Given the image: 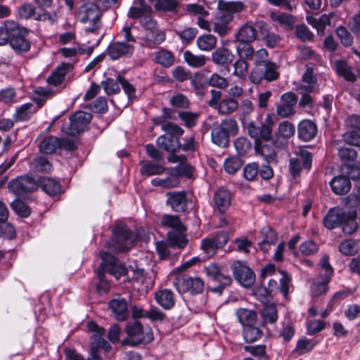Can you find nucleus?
I'll use <instances>...</instances> for the list:
<instances>
[{
    "mask_svg": "<svg viewBox=\"0 0 360 360\" xmlns=\"http://www.w3.org/2000/svg\"><path fill=\"white\" fill-rule=\"evenodd\" d=\"M243 127L248 130L250 137L255 139L254 148L255 153L262 157L268 164L276 163L277 155L274 147L269 144H264L262 140L269 141L271 139L272 127L274 121L271 114H267L264 122L259 121L262 115L257 116V120L250 121L249 114H240Z\"/></svg>",
    "mask_w": 360,
    "mask_h": 360,
    "instance_id": "1",
    "label": "nucleus"
},
{
    "mask_svg": "<svg viewBox=\"0 0 360 360\" xmlns=\"http://www.w3.org/2000/svg\"><path fill=\"white\" fill-rule=\"evenodd\" d=\"M151 12L150 6L144 0H134L128 12L129 18H139L141 26L147 32L142 38L148 46L150 43L159 44L165 39L164 32L157 30V24L151 16Z\"/></svg>",
    "mask_w": 360,
    "mask_h": 360,
    "instance_id": "2",
    "label": "nucleus"
},
{
    "mask_svg": "<svg viewBox=\"0 0 360 360\" xmlns=\"http://www.w3.org/2000/svg\"><path fill=\"white\" fill-rule=\"evenodd\" d=\"M87 327L89 330L93 333L90 343L91 356L88 360H101L98 353V349H102L108 352L111 349V345L104 339L105 330L94 321L89 322ZM65 354L67 360H84L81 355L71 349H65Z\"/></svg>",
    "mask_w": 360,
    "mask_h": 360,
    "instance_id": "3",
    "label": "nucleus"
},
{
    "mask_svg": "<svg viewBox=\"0 0 360 360\" xmlns=\"http://www.w3.org/2000/svg\"><path fill=\"white\" fill-rule=\"evenodd\" d=\"M356 210H350L346 213L338 207L330 208L323 219V224L328 229H333L342 226V231L345 234H352L357 229L356 221Z\"/></svg>",
    "mask_w": 360,
    "mask_h": 360,
    "instance_id": "4",
    "label": "nucleus"
},
{
    "mask_svg": "<svg viewBox=\"0 0 360 360\" xmlns=\"http://www.w3.org/2000/svg\"><path fill=\"white\" fill-rule=\"evenodd\" d=\"M124 331L127 337L122 340V345L136 347L148 344L153 340V333L151 328L144 327L141 322L136 320L128 322Z\"/></svg>",
    "mask_w": 360,
    "mask_h": 360,
    "instance_id": "5",
    "label": "nucleus"
},
{
    "mask_svg": "<svg viewBox=\"0 0 360 360\" xmlns=\"http://www.w3.org/2000/svg\"><path fill=\"white\" fill-rule=\"evenodd\" d=\"M113 238L107 243L108 248L115 252H125L130 250L136 241V236L127 226H116L112 231Z\"/></svg>",
    "mask_w": 360,
    "mask_h": 360,
    "instance_id": "6",
    "label": "nucleus"
},
{
    "mask_svg": "<svg viewBox=\"0 0 360 360\" xmlns=\"http://www.w3.org/2000/svg\"><path fill=\"white\" fill-rule=\"evenodd\" d=\"M162 129L167 133L169 136L162 135L157 139L156 144L158 148L170 153L179 150L181 143L179 139L175 138L174 136H181L184 134V130L172 122L162 124Z\"/></svg>",
    "mask_w": 360,
    "mask_h": 360,
    "instance_id": "7",
    "label": "nucleus"
},
{
    "mask_svg": "<svg viewBox=\"0 0 360 360\" xmlns=\"http://www.w3.org/2000/svg\"><path fill=\"white\" fill-rule=\"evenodd\" d=\"M79 20L83 23H89L85 27V32H95L101 26L100 20L101 10L95 3L88 2L80 6L77 15Z\"/></svg>",
    "mask_w": 360,
    "mask_h": 360,
    "instance_id": "8",
    "label": "nucleus"
},
{
    "mask_svg": "<svg viewBox=\"0 0 360 360\" xmlns=\"http://www.w3.org/2000/svg\"><path fill=\"white\" fill-rule=\"evenodd\" d=\"M173 285L181 294L189 292L191 295H198L203 292L205 288L202 279L188 275H179L175 277Z\"/></svg>",
    "mask_w": 360,
    "mask_h": 360,
    "instance_id": "9",
    "label": "nucleus"
},
{
    "mask_svg": "<svg viewBox=\"0 0 360 360\" xmlns=\"http://www.w3.org/2000/svg\"><path fill=\"white\" fill-rule=\"evenodd\" d=\"M62 148L68 151H72L77 148V146L71 139H59L53 136L45 137L39 145V150L46 154H52L58 149Z\"/></svg>",
    "mask_w": 360,
    "mask_h": 360,
    "instance_id": "10",
    "label": "nucleus"
},
{
    "mask_svg": "<svg viewBox=\"0 0 360 360\" xmlns=\"http://www.w3.org/2000/svg\"><path fill=\"white\" fill-rule=\"evenodd\" d=\"M92 119V114H70L69 121L61 127L62 131L69 136H75L84 131Z\"/></svg>",
    "mask_w": 360,
    "mask_h": 360,
    "instance_id": "11",
    "label": "nucleus"
},
{
    "mask_svg": "<svg viewBox=\"0 0 360 360\" xmlns=\"http://www.w3.org/2000/svg\"><path fill=\"white\" fill-rule=\"evenodd\" d=\"M245 8L241 1H227L219 0L217 3V18L225 22H230L233 19V15L240 13Z\"/></svg>",
    "mask_w": 360,
    "mask_h": 360,
    "instance_id": "12",
    "label": "nucleus"
},
{
    "mask_svg": "<svg viewBox=\"0 0 360 360\" xmlns=\"http://www.w3.org/2000/svg\"><path fill=\"white\" fill-rule=\"evenodd\" d=\"M266 26L263 21L247 22L235 34V41L251 43L257 39V30H266Z\"/></svg>",
    "mask_w": 360,
    "mask_h": 360,
    "instance_id": "13",
    "label": "nucleus"
},
{
    "mask_svg": "<svg viewBox=\"0 0 360 360\" xmlns=\"http://www.w3.org/2000/svg\"><path fill=\"white\" fill-rule=\"evenodd\" d=\"M228 233L219 231L213 237L202 239L200 248L206 257L209 258L213 256L218 249L222 248L228 243Z\"/></svg>",
    "mask_w": 360,
    "mask_h": 360,
    "instance_id": "14",
    "label": "nucleus"
},
{
    "mask_svg": "<svg viewBox=\"0 0 360 360\" xmlns=\"http://www.w3.org/2000/svg\"><path fill=\"white\" fill-rule=\"evenodd\" d=\"M231 269L235 279L241 285L248 288L254 283L255 275L245 262L236 261L231 264Z\"/></svg>",
    "mask_w": 360,
    "mask_h": 360,
    "instance_id": "15",
    "label": "nucleus"
},
{
    "mask_svg": "<svg viewBox=\"0 0 360 360\" xmlns=\"http://www.w3.org/2000/svg\"><path fill=\"white\" fill-rule=\"evenodd\" d=\"M100 256L102 259V263L100 266L103 267L104 272L110 274L117 279L127 274L126 267L120 264L117 258L112 255L103 251L100 252Z\"/></svg>",
    "mask_w": 360,
    "mask_h": 360,
    "instance_id": "16",
    "label": "nucleus"
},
{
    "mask_svg": "<svg viewBox=\"0 0 360 360\" xmlns=\"http://www.w3.org/2000/svg\"><path fill=\"white\" fill-rule=\"evenodd\" d=\"M27 34V30L20 27L15 22V27L8 41L12 49L18 53L27 52L30 49V43L26 39Z\"/></svg>",
    "mask_w": 360,
    "mask_h": 360,
    "instance_id": "17",
    "label": "nucleus"
},
{
    "mask_svg": "<svg viewBox=\"0 0 360 360\" xmlns=\"http://www.w3.org/2000/svg\"><path fill=\"white\" fill-rule=\"evenodd\" d=\"M38 188V184L31 177L18 176L11 181L8 188L15 195L20 196L29 192L34 191Z\"/></svg>",
    "mask_w": 360,
    "mask_h": 360,
    "instance_id": "18",
    "label": "nucleus"
},
{
    "mask_svg": "<svg viewBox=\"0 0 360 360\" xmlns=\"http://www.w3.org/2000/svg\"><path fill=\"white\" fill-rule=\"evenodd\" d=\"M281 277L278 278L279 283L275 279H269L266 290L267 294L273 295L281 292L285 298L288 297L289 293L291 278L285 271L278 270Z\"/></svg>",
    "mask_w": 360,
    "mask_h": 360,
    "instance_id": "19",
    "label": "nucleus"
},
{
    "mask_svg": "<svg viewBox=\"0 0 360 360\" xmlns=\"http://www.w3.org/2000/svg\"><path fill=\"white\" fill-rule=\"evenodd\" d=\"M19 15L25 19L33 18L36 20H49L53 22L56 20V14L55 13H50L47 11L39 8V11L36 9L30 4H24L19 8Z\"/></svg>",
    "mask_w": 360,
    "mask_h": 360,
    "instance_id": "20",
    "label": "nucleus"
},
{
    "mask_svg": "<svg viewBox=\"0 0 360 360\" xmlns=\"http://www.w3.org/2000/svg\"><path fill=\"white\" fill-rule=\"evenodd\" d=\"M207 275L219 283V286L213 288L214 292H221L222 290L231 284V277L223 272L216 264H211L205 267Z\"/></svg>",
    "mask_w": 360,
    "mask_h": 360,
    "instance_id": "21",
    "label": "nucleus"
},
{
    "mask_svg": "<svg viewBox=\"0 0 360 360\" xmlns=\"http://www.w3.org/2000/svg\"><path fill=\"white\" fill-rule=\"evenodd\" d=\"M134 51L131 44L124 41L111 42L107 49V54L112 60H118L122 58L131 57Z\"/></svg>",
    "mask_w": 360,
    "mask_h": 360,
    "instance_id": "22",
    "label": "nucleus"
},
{
    "mask_svg": "<svg viewBox=\"0 0 360 360\" xmlns=\"http://www.w3.org/2000/svg\"><path fill=\"white\" fill-rule=\"evenodd\" d=\"M167 205L174 212H184L187 209V198L185 191H174L166 193Z\"/></svg>",
    "mask_w": 360,
    "mask_h": 360,
    "instance_id": "23",
    "label": "nucleus"
},
{
    "mask_svg": "<svg viewBox=\"0 0 360 360\" xmlns=\"http://www.w3.org/2000/svg\"><path fill=\"white\" fill-rule=\"evenodd\" d=\"M109 307L117 320L123 321L128 318L129 312L125 299L120 297L112 299L109 302Z\"/></svg>",
    "mask_w": 360,
    "mask_h": 360,
    "instance_id": "24",
    "label": "nucleus"
},
{
    "mask_svg": "<svg viewBox=\"0 0 360 360\" xmlns=\"http://www.w3.org/2000/svg\"><path fill=\"white\" fill-rule=\"evenodd\" d=\"M260 234L262 240L258 243L259 247L264 252H267L272 245L276 244L277 240L276 231L270 226H264Z\"/></svg>",
    "mask_w": 360,
    "mask_h": 360,
    "instance_id": "25",
    "label": "nucleus"
},
{
    "mask_svg": "<svg viewBox=\"0 0 360 360\" xmlns=\"http://www.w3.org/2000/svg\"><path fill=\"white\" fill-rule=\"evenodd\" d=\"M231 193L224 187L219 188L214 195L216 208L221 214L224 213L231 205Z\"/></svg>",
    "mask_w": 360,
    "mask_h": 360,
    "instance_id": "26",
    "label": "nucleus"
},
{
    "mask_svg": "<svg viewBox=\"0 0 360 360\" xmlns=\"http://www.w3.org/2000/svg\"><path fill=\"white\" fill-rule=\"evenodd\" d=\"M304 84H300L297 87V90L306 92H314L315 90L314 84L317 82L316 74L314 72V68L310 65H307L306 70L302 78Z\"/></svg>",
    "mask_w": 360,
    "mask_h": 360,
    "instance_id": "27",
    "label": "nucleus"
},
{
    "mask_svg": "<svg viewBox=\"0 0 360 360\" xmlns=\"http://www.w3.org/2000/svg\"><path fill=\"white\" fill-rule=\"evenodd\" d=\"M317 134V127L312 121L305 120L298 125V136L304 141L312 140Z\"/></svg>",
    "mask_w": 360,
    "mask_h": 360,
    "instance_id": "28",
    "label": "nucleus"
},
{
    "mask_svg": "<svg viewBox=\"0 0 360 360\" xmlns=\"http://www.w3.org/2000/svg\"><path fill=\"white\" fill-rule=\"evenodd\" d=\"M160 226L174 231H186V227L178 215L165 214L161 217Z\"/></svg>",
    "mask_w": 360,
    "mask_h": 360,
    "instance_id": "29",
    "label": "nucleus"
},
{
    "mask_svg": "<svg viewBox=\"0 0 360 360\" xmlns=\"http://www.w3.org/2000/svg\"><path fill=\"white\" fill-rule=\"evenodd\" d=\"M155 299L158 304L166 310L171 309L175 304V297L171 290L164 289L157 291Z\"/></svg>",
    "mask_w": 360,
    "mask_h": 360,
    "instance_id": "30",
    "label": "nucleus"
},
{
    "mask_svg": "<svg viewBox=\"0 0 360 360\" xmlns=\"http://www.w3.org/2000/svg\"><path fill=\"white\" fill-rule=\"evenodd\" d=\"M297 101L295 93L288 91L283 94L281 97V104L277 108V112H293Z\"/></svg>",
    "mask_w": 360,
    "mask_h": 360,
    "instance_id": "31",
    "label": "nucleus"
},
{
    "mask_svg": "<svg viewBox=\"0 0 360 360\" xmlns=\"http://www.w3.org/2000/svg\"><path fill=\"white\" fill-rule=\"evenodd\" d=\"M330 184L332 191L337 195H344L348 193L351 188L349 179L345 176L334 177Z\"/></svg>",
    "mask_w": 360,
    "mask_h": 360,
    "instance_id": "32",
    "label": "nucleus"
},
{
    "mask_svg": "<svg viewBox=\"0 0 360 360\" xmlns=\"http://www.w3.org/2000/svg\"><path fill=\"white\" fill-rule=\"evenodd\" d=\"M39 186L46 193L51 196L58 195L61 191L60 183L50 177L41 179L39 182L38 186Z\"/></svg>",
    "mask_w": 360,
    "mask_h": 360,
    "instance_id": "33",
    "label": "nucleus"
},
{
    "mask_svg": "<svg viewBox=\"0 0 360 360\" xmlns=\"http://www.w3.org/2000/svg\"><path fill=\"white\" fill-rule=\"evenodd\" d=\"M319 266V272L316 279L329 283L333 274V269L329 264L328 255L322 257Z\"/></svg>",
    "mask_w": 360,
    "mask_h": 360,
    "instance_id": "34",
    "label": "nucleus"
},
{
    "mask_svg": "<svg viewBox=\"0 0 360 360\" xmlns=\"http://www.w3.org/2000/svg\"><path fill=\"white\" fill-rule=\"evenodd\" d=\"M30 166L34 172L49 173L53 169L49 158L42 155L35 157L30 162Z\"/></svg>",
    "mask_w": 360,
    "mask_h": 360,
    "instance_id": "35",
    "label": "nucleus"
},
{
    "mask_svg": "<svg viewBox=\"0 0 360 360\" xmlns=\"http://www.w3.org/2000/svg\"><path fill=\"white\" fill-rule=\"evenodd\" d=\"M233 53L225 48H218L212 54V61L217 65L231 63L233 60Z\"/></svg>",
    "mask_w": 360,
    "mask_h": 360,
    "instance_id": "36",
    "label": "nucleus"
},
{
    "mask_svg": "<svg viewBox=\"0 0 360 360\" xmlns=\"http://www.w3.org/2000/svg\"><path fill=\"white\" fill-rule=\"evenodd\" d=\"M316 344V341L308 339L305 336H303L297 340L296 347L293 349L292 353L297 356L309 353L312 351Z\"/></svg>",
    "mask_w": 360,
    "mask_h": 360,
    "instance_id": "37",
    "label": "nucleus"
},
{
    "mask_svg": "<svg viewBox=\"0 0 360 360\" xmlns=\"http://www.w3.org/2000/svg\"><path fill=\"white\" fill-rule=\"evenodd\" d=\"M336 72L340 77L349 82H354L356 79L352 68L345 60H337L335 63Z\"/></svg>",
    "mask_w": 360,
    "mask_h": 360,
    "instance_id": "38",
    "label": "nucleus"
},
{
    "mask_svg": "<svg viewBox=\"0 0 360 360\" xmlns=\"http://www.w3.org/2000/svg\"><path fill=\"white\" fill-rule=\"evenodd\" d=\"M236 316L243 327L254 325L257 319V314L254 311L244 308L238 309L236 311Z\"/></svg>",
    "mask_w": 360,
    "mask_h": 360,
    "instance_id": "39",
    "label": "nucleus"
},
{
    "mask_svg": "<svg viewBox=\"0 0 360 360\" xmlns=\"http://www.w3.org/2000/svg\"><path fill=\"white\" fill-rule=\"evenodd\" d=\"M185 232L186 231H169L167 233V242L169 245L184 248L188 243Z\"/></svg>",
    "mask_w": 360,
    "mask_h": 360,
    "instance_id": "40",
    "label": "nucleus"
},
{
    "mask_svg": "<svg viewBox=\"0 0 360 360\" xmlns=\"http://www.w3.org/2000/svg\"><path fill=\"white\" fill-rule=\"evenodd\" d=\"M198 47L205 51H209L213 49L217 44V38L211 34H207L200 36L197 39Z\"/></svg>",
    "mask_w": 360,
    "mask_h": 360,
    "instance_id": "41",
    "label": "nucleus"
},
{
    "mask_svg": "<svg viewBox=\"0 0 360 360\" xmlns=\"http://www.w3.org/2000/svg\"><path fill=\"white\" fill-rule=\"evenodd\" d=\"M212 141L217 146L225 147L229 142V136L219 127H215L211 132Z\"/></svg>",
    "mask_w": 360,
    "mask_h": 360,
    "instance_id": "42",
    "label": "nucleus"
},
{
    "mask_svg": "<svg viewBox=\"0 0 360 360\" xmlns=\"http://www.w3.org/2000/svg\"><path fill=\"white\" fill-rule=\"evenodd\" d=\"M68 69L69 67L66 65H62L58 67L47 79L48 83L54 86L60 84L64 80Z\"/></svg>",
    "mask_w": 360,
    "mask_h": 360,
    "instance_id": "43",
    "label": "nucleus"
},
{
    "mask_svg": "<svg viewBox=\"0 0 360 360\" xmlns=\"http://www.w3.org/2000/svg\"><path fill=\"white\" fill-rule=\"evenodd\" d=\"M169 102L171 105L176 110H187L190 105V101L187 96L181 93L174 94Z\"/></svg>",
    "mask_w": 360,
    "mask_h": 360,
    "instance_id": "44",
    "label": "nucleus"
},
{
    "mask_svg": "<svg viewBox=\"0 0 360 360\" xmlns=\"http://www.w3.org/2000/svg\"><path fill=\"white\" fill-rule=\"evenodd\" d=\"M184 58L189 66L195 68L204 66L207 60L205 56L194 55L190 51H186L184 53Z\"/></svg>",
    "mask_w": 360,
    "mask_h": 360,
    "instance_id": "45",
    "label": "nucleus"
},
{
    "mask_svg": "<svg viewBox=\"0 0 360 360\" xmlns=\"http://www.w3.org/2000/svg\"><path fill=\"white\" fill-rule=\"evenodd\" d=\"M262 334V331L259 328L255 327L253 325L244 327L243 332L245 341L249 343L254 342L260 339Z\"/></svg>",
    "mask_w": 360,
    "mask_h": 360,
    "instance_id": "46",
    "label": "nucleus"
},
{
    "mask_svg": "<svg viewBox=\"0 0 360 360\" xmlns=\"http://www.w3.org/2000/svg\"><path fill=\"white\" fill-rule=\"evenodd\" d=\"M165 170V167L160 164L149 162L142 165L140 172L142 175L153 176L161 174Z\"/></svg>",
    "mask_w": 360,
    "mask_h": 360,
    "instance_id": "47",
    "label": "nucleus"
},
{
    "mask_svg": "<svg viewBox=\"0 0 360 360\" xmlns=\"http://www.w3.org/2000/svg\"><path fill=\"white\" fill-rule=\"evenodd\" d=\"M261 314L263 321L265 323H274L278 319L277 308L274 304L265 305Z\"/></svg>",
    "mask_w": 360,
    "mask_h": 360,
    "instance_id": "48",
    "label": "nucleus"
},
{
    "mask_svg": "<svg viewBox=\"0 0 360 360\" xmlns=\"http://www.w3.org/2000/svg\"><path fill=\"white\" fill-rule=\"evenodd\" d=\"M122 78L121 76H117L116 79L106 78L102 82V86L105 93L108 95L118 93L121 86L120 80Z\"/></svg>",
    "mask_w": 360,
    "mask_h": 360,
    "instance_id": "49",
    "label": "nucleus"
},
{
    "mask_svg": "<svg viewBox=\"0 0 360 360\" xmlns=\"http://www.w3.org/2000/svg\"><path fill=\"white\" fill-rule=\"evenodd\" d=\"M14 27L15 22L12 20H6L4 25L0 27V46L5 45L9 41Z\"/></svg>",
    "mask_w": 360,
    "mask_h": 360,
    "instance_id": "50",
    "label": "nucleus"
},
{
    "mask_svg": "<svg viewBox=\"0 0 360 360\" xmlns=\"http://www.w3.org/2000/svg\"><path fill=\"white\" fill-rule=\"evenodd\" d=\"M155 61L165 68H169L174 63V57L170 51L161 49L155 53Z\"/></svg>",
    "mask_w": 360,
    "mask_h": 360,
    "instance_id": "51",
    "label": "nucleus"
},
{
    "mask_svg": "<svg viewBox=\"0 0 360 360\" xmlns=\"http://www.w3.org/2000/svg\"><path fill=\"white\" fill-rule=\"evenodd\" d=\"M244 350L258 358L259 360H269V357L266 352V345H246L244 347Z\"/></svg>",
    "mask_w": 360,
    "mask_h": 360,
    "instance_id": "52",
    "label": "nucleus"
},
{
    "mask_svg": "<svg viewBox=\"0 0 360 360\" xmlns=\"http://www.w3.org/2000/svg\"><path fill=\"white\" fill-rule=\"evenodd\" d=\"M271 19L281 25L291 27L294 24V18L291 15L284 13L274 11L270 13Z\"/></svg>",
    "mask_w": 360,
    "mask_h": 360,
    "instance_id": "53",
    "label": "nucleus"
},
{
    "mask_svg": "<svg viewBox=\"0 0 360 360\" xmlns=\"http://www.w3.org/2000/svg\"><path fill=\"white\" fill-rule=\"evenodd\" d=\"M238 45L236 47L237 53L243 60H252L254 56V49L250 45V43L248 42H238Z\"/></svg>",
    "mask_w": 360,
    "mask_h": 360,
    "instance_id": "54",
    "label": "nucleus"
},
{
    "mask_svg": "<svg viewBox=\"0 0 360 360\" xmlns=\"http://www.w3.org/2000/svg\"><path fill=\"white\" fill-rule=\"evenodd\" d=\"M242 165L241 159L238 157L234 156L226 158L224 161V167L227 173L234 174L240 169Z\"/></svg>",
    "mask_w": 360,
    "mask_h": 360,
    "instance_id": "55",
    "label": "nucleus"
},
{
    "mask_svg": "<svg viewBox=\"0 0 360 360\" xmlns=\"http://www.w3.org/2000/svg\"><path fill=\"white\" fill-rule=\"evenodd\" d=\"M295 127L294 124L288 121H283L278 124V134L283 139H290L294 136Z\"/></svg>",
    "mask_w": 360,
    "mask_h": 360,
    "instance_id": "56",
    "label": "nucleus"
},
{
    "mask_svg": "<svg viewBox=\"0 0 360 360\" xmlns=\"http://www.w3.org/2000/svg\"><path fill=\"white\" fill-rule=\"evenodd\" d=\"M358 244L352 239H347L339 245V250L345 255H352L358 252Z\"/></svg>",
    "mask_w": 360,
    "mask_h": 360,
    "instance_id": "57",
    "label": "nucleus"
},
{
    "mask_svg": "<svg viewBox=\"0 0 360 360\" xmlns=\"http://www.w3.org/2000/svg\"><path fill=\"white\" fill-rule=\"evenodd\" d=\"M296 158H300V163L304 169H309L311 167L312 155L310 152L304 148H299L296 151Z\"/></svg>",
    "mask_w": 360,
    "mask_h": 360,
    "instance_id": "58",
    "label": "nucleus"
},
{
    "mask_svg": "<svg viewBox=\"0 0 360 360\" xmlns=\"http://www.w3.org/2000/svg\"><path fill=\"white\" fill-rule=\"evenodd\" d=\"M338 155L342 162L346 163L353 162L357 157V152L351 148L341 147L338 149Z\"/></svg>",
    "mask_w": 360,
    "mask_h": 360,
    "instance_id": "59",
    "label": "nucleus"
},
{
    "mask_svg": "<svg viewBox=\"0 0 360 360\" xmlns=\"http://www.w3.org/2000/svg\"><path fill=\"white\" fill-rule=\"evenodd\" d=\"M12 210L22 217H27L30 214V207L22 201L19 200H13L11 204Z\"/></svg>",
    "mask_w": 360,
    "mask_h": 360,
    "instance_id": "60",
    "label": "nucleus"
},
{
    "mask_svg": "<svg viewBox=\"0 0 360 360\" xmlns=\"http://www.w3.org/2000/svg\"><path fill=\"white\" fill-rule=\"evenodd\" d=\"M243 176L248 181H254L259 174V166L256 162H251L246 165L243 170Z\"/></svg>",
    "mask_w": 360,
    "mask_h": 360,
    "instance_id": "61",
    "label": "nucleus"
},
{
    "mask_svg": "<svg viewBox=\"0 0 360 360\" xmlns=\"http://www.w3.org/2000/svg\"><path fill=\"white\" fill-rule=\"evenodd\" d=\"M264 66L265 68L264 73L267 81H274L278 77V65L276 63L268 60Z\"/></svg>",
    "mask_w": 360,
    "mask_h": 360,
    "instance_id": "62",
    "label": "nucleus"
},
{
    "mask_svg": "<svg viewBox=\"0 0 360 360\" xmlns=\"http://www.w3.org/2000/svg\"><path fill=\"white\" fill-rule=\"evenodd\" d=\"M326 328V323L321 320H310L307 322V334L315 335Z\"/></svg>",
    "mask_w": 360,
    "mask_h": 360,
    "instance_id": "63",
    "label": "nucleus"
},
{
    "mask_svg": "<svg viewBox=\"0 0 360 360\" xmlns=\"http://www.w3.org/2000/svg\"><path fill=\"white\" fill-rule=\"evenodd\" d=\"M343 140L349 145L360 147V134L357 131H347L343 134Z\"/></svg>",
    "mask_w": 360,
    "mask_h": 360,
    "instance_id": "64",
    "label": "nucleus"
}]
</instances>
